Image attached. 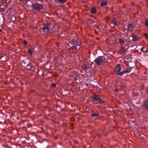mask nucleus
<instances>
[{
	"mask_svg": "<svg viewBox=\"0 0 148 148\" xmlns=\"http://www.w3.org/2000/svg\"><path fill=\"white\" fill-rule=\"evenodd\" d=\"M77 47H76L74 46H73L69 48V50H73L74 49H75L77 50Z\"/></svg>",
	"mask_w": 148,
	"mask_h": 148,
	"instance_id": "19",
	"label": "nucleus"
},
{
	"mask_svg": "<svg viewBox=\"0 0 148 148\" xmlns=\"http://www.w3.org/2000/svg\"><path fill=\"white\" fill-rule=\"evenodd\" d=\"M115 91L116 92H117L118 90L117 88H116L115 90Z\"/></svg>",
	"mask_w": 148,
	"mask_h": 148,
	"instance_id": "34",
	"label": "nucleus"
},
{
	"mask_svg": "<svg viewBox=\"0 0 148 148\" xmlns=\"http://www.w3.org/2000/svg\"><path fill=\"white\" fill-rule=\"evenodd\" d=\"M32 64L31 62H29L27 65L26 66L27 67V69L29 70H30L31 65H32Z\"/></svg>",
	"mask_w": 148,
	"mask_h": 148,
	"instance_id": "15",
	"label": "nucleus"
},
{
	"mask_svg": "<svg viewBox=\"0 0 148 148\" xmlns=\"http://www.w3.org/2000/svg\"><path fill=\"white\" fill-rule=\"evenodd\" d=\"M97 12L96 9L95 8H92L91 10V13L92 14H95Z\"/></svg>",
	"mask_w": 148,
	"mask_h": 148,
	"instance_id": "18",
	"label": "nucleus"
},
{
	"mask_svg": "<svg viewBox=\"0 0 148 148\" xmlns=\"http://www.w3.org/2000/svg\"><path fill=\"white\" fill-rule=\"evenodd\" d=\"M145 49H146V48H145L144 47H143L141 48V49L140 51L143 52H145Z\"/></svg>",
	"mask_w": 148,
	"mask_h": 148,
	"instance_id": "24",
	"label": "nucleus"
},
{
	"mask_svg": "<svg viewBox=\"0 0 148 148\" xmlns=\"http://www.w3.org/2000/svg\"><path fill=\"white\" fill-rule=\"evenodd\" d=\"M32 8L34 10L39 11L42 9L43 5L41 4L36 3L32 4Z\"/></svg>",
	"mask_w": 148,
	"mask_h": 148,
	"instance_id": "4",
	"label": "nucleus"
},
{
	"mask_svg": "<svg viewBox=\"0 0 148 148\" xmlns=\"http://www.w3.org/2000/svg\"><path fill=\"white\" fill-rule=\"evenodd\" d=\"M142 106L146 109H148V98L143 101Z\"/></svg>",
	"mask_w": 148,
	"mask_h": 148,
	"instance_id": "8",
	"label": "nucleus"
},
{
	"mask_svg": "<svg viewBox=\"0 0 148 148\" xmlns=\"http://www.w3.org/2000/svg\"><path fill=\"white\" fill-rule=\"evenodd\" d=\"M146 50H145V53H147L148 52V49H145Z\"/></svg>",
	"mask_w": 148,
	"mask_h": 148,
	"instance_id": "32",
	"label": "nucleus"
},
{
	"mask_svg": "<svg viewBox=\"0 0 148 148\" xmlns=\"http://www.w3.org/2000/svg\"><path fill=\"white\" fill-rule=\"evenodd\" d=\"M111 23L115 25H117L119 24V22L117 21L116 18H114L112 20Z\"/></svg>",
	"mask_w": 148,
	"mask_h": 148,
	"instance_id": "10",
	"label": "nucleus"
},
{
	"mask_svg": "<svg viewBox=\"0 0 148 148\" xmlns=\"http://www.w3.org/2000/svg\"><path fill=\"white\" fill-rule=\"evenodd\" d=\"M119 42L121 44H123L125 42L124 40L121 38H119Z\"/></svg>",
	"mask_w": 148,
	"mask_h": 148,
	"instance_id": "20",
	"label": "nucleus"
},
{
	"mask_svg": "<svg viewBox=\"0 0 148 148\" xmlns=\"http://www.w3.org/2000/svg\"><path fill=\"white\" fill-rule=\"evenodd\" d=\"M69 42L72 45L75 47L80 46L81 44L80 40L77 38H75L73 39L69 40Z\"/></svg>",
	"mask_w": 148,
	"mask_h": 148,
	"instance_id": "3",
	"label": "nucleus"
},
{
	"mask_svg": "<svg viewBox=\"0 0 148 148\" xmlns=\"http://www.w3.org/2000/svg\"><path fill=\"white\" fill-rule=\"evenodd\" d=\"M147 1L148 2V0H147Z\"/></svg>",
	"mask_w": 148,
	"mask_h": 148,
	"instance_id": "40",
	"label": "nucleus"
},
{
	"mask_svg": "<svg viewBox=\"0 0 148 148\" xmlns=\"http://www.w3.org/2000/svg\"><path fill=\"white\" fill-rule=\"evenodd\" d=\"M89 20L90 21L91 23L93 24L94 23V21L93 20H91V19H89Z\"/></svg>",
	"mask_w": 148,
	"mask_h": 148,
	"instance_id": "27",
	"label": "nucleus"
},
{
	"mask_svg": "<svg viewBox=\"0 0 148 148\" xmlns=\"http://www.w3.org/2000/svg\"><path fill=\"white\" fill-rule=\"evenodd\" d=\"M8 60H5V61H8Z\"/></svg>",
	"mask_w": 148,
	"mask_h": 148,
	"instance_id": "38",
	"label": "nucleus"
},
{
	"mask_svg": "<svg viewBox=\"0 0 148 148\" xmlns=\"http://www.w3.org/2000/svg\"><path fill=\"white\" fill-rule=\"evenodd\" d=\"M43 27L42 29L44 32L48 33L49 32V29L51 28H53L54 27V25H52L49 23L47 22L46 23H43Z\"/></svg>",
	"mask_w": 148,
	"mask_h": 148,
	"instance_id": "1",
	"label": "nucleus"
},
{
	"mask_svg": "<svg viewBox=\"0 0 148 148\" xmlns=\"http://www.w3.org/2000/svg\"><path fill=\"white\" fill-rule=\"evenodd\" d=\"M128 46H127V48L126 49H125V47H124L122 46L121 47V49L119 51V53L121 54H123L125 51L127 49H128Z\"/></svg>",
	"mask_w": 148,
	"mask_h": 148,
	"instance_id": "9",
	"label": "nucleus"
},
{
	"mask_svg": "<svg viewBox=\"0 0 148 148\" xmlns=\"http://www.w3.org/2000/svg\"><path fill=\"white\" fill-rule=\"evenodd\" d=\"M67 0H58V2L60 3H63L66 1Z\"/></svg>",
	"mask_w": 148,
	"mask_h": 148,
	"instance_id": "22",
	"label": "nucleus"
},
{
	"mask_svg": "<svg viewBox=\"0 0 148 148\" xmlns=\"http://www.w3.org/2000/svg\"><path fill=\"white\" fill-rule=\"evenodd\" d=\"M28 52L29 53H30V55H32V49H28Z\"/></svg>",
	"mask_w": 148,
	"mask_h": 148,
	"instance_id": "25",
	"label": "nucleus"
},
{
	"mask_svg": "<svg viewBox=\"0 0 148 148\" xmlns=\"http://www.w3.org/2000/svg\"><path fill=\"white\" fill-rule=\"evenodd\" d=\"M80 47H79V49H80Z\"/></svg>",
	"mask_w": 148,
	"mask_h": 148,
	"instance_id": "39",
	"label": "nucleus"
},
{
	"mask_svg": "<svg viewBox=\"0 0 148 148\" xmlns=\"http://www.w3.org/2000/svg\"><path fill=\"white\" fill-rule=\"evenodd\" d=\"M146 92L147 94H148V86L146 89Z\"/></svg>",
	"mask_w": 148,
	"mask_h": 148,
	"instance_id": "31",
	"label": "nucleus"
},
{
	"mask_svg": "<svg viewBox=\"0 0 148 148\" xmlns=\"http://www.w3.org/2000/svg\"><path fill=\"white\" fill-rule=\"evenodd\" d=\"M2 17H3V19H4V17H3V16Z\"/></svg>",
	"mask_w": 148,
	"mask_h": 148,
	"instance_id": "37",
	"label": "nucleus"
},
{
	"mask_svg": "<svg viewBox=\"0 0 148 148\" xmlns=\"http://www.w3.org/2000/svg\"><path fill=\"white\" fill-rule=\"evenodd\" d=\"M127 28L128 30L131 31L133 29V27L131 24H130L128 25Z\"/></svg>",
	"mask_w": 148,
	"mask_h": 148,
	"instance_id": "17",
	"label": "nucleus"
},
{
	"mask_svg": "<svg viewBox=\"0 0 148 148\" xmlns=\"http://www.w3.org/2000/svg\"><path fill=\"white\" fill-rule=\"evenodd\" d=\"M30 69H31V71L33 72L36 69L35 66L32 64V65H31V68Z\"/></svg>",
	"mask_w": 148,
	"mask_h": 148,
	"instance_id": "16",
	"label": "nucleus"
},
{
	"mask_svg": "<svg viewBox=\"0 0 148 148\" xmlns=\"http://www.w3.org/2000/svg\"><path fill=\"white\" fill-rule=\"evenodd\" d=\"M99 115V114L98 113H93L92 114V116L93 117H98Z\"/></svg>",
	"mask_w": 148,
	"mask_h": 148,
	"instance_id": "21",
	"label": "nucleus"
},
{
	"mask_svg": "<svg viewBox=\"0 0 148 148\" xmlns=\"http://www.w3.org/2000/svg\"><path fill=\"white\" fill-rule=\"evenodd\" d=\"M121 69L120 67V64H118L116 66L115 68V71L116 74L117 75L122 76L123 74L124 71H123L122 72L121 71Z\"/></svg>",
	"mask_w": 148,
	"mask_h": 148,
	"instance_id": "5",
	"label": "nucleus"
},
{
	"mask_svg": "<svg viewBox=\"0 0 148 148\" xmlns=\"http://www.w3.org/2000/svg\"><path fill=\"white\" fill-rule=\"evenodd\" d=\"M93 101H98L99 103L102 104V103H105V102L100 99L99 96L96 95H94L92 97Z\"/></svg>",
	"mask_w": 148,
	"mask_h": 148,
	"instance_id": "6",
	"label": "nucleus"
},
{
	"mask_svg": "<svg viewBox=\"0 0 148 148\" xmlns=\"http://www.w3.org/2000/svg\"><path fill=\"white\" fill-rule=\"evenodd\" d=\"M96 27L97 28L99 29V26L98 25H96Z\"/></svg>",
	"mask_w": 148,
	"mask_h": 148,
	"instance_id": "33",
	"label": "nucleus"
},
{
	"mask_svg": "<svg viewBox=\"0 0 148 148\" xmlns=\"http://www.w3.org/2000/svg\"><path fill=\"white\" fill-rule=\"evenodd\" d=\"M145 25L148 26V21L146 20L145 21Z\"/></svg>",
	"mask_w": 148,
	"mask_h": 148,
	"instance_id": "29",
	"label": "nucleus"
},
{
	"mask_svg": "<svg viewBox=\"0 0 148 148\" xmlns=\"http://www.w3.org/2000/svg\"><path fill=\"white\" fill-rule=\"evenodd\" d=\"M56 86V84H52V86L53 87H55Z\"/></svg>",
	"mask_w": 148,
	"mask_h": 148,
	"instance_id": "30",
	"label": "nucleus"
},
{
	"mask_svg": "<svg viewBox=\"0 0 148 148\" xmlns=\"http://www.w3.org/2000/svg\"><path fill=\"white\" fill-rule=\"evenodd\" d=\"M131 69L130 67L126 69L123 70L124 73L123 74L126 73L130 72L131 71Z\"/></svg>",
	"mask_w": 148,
	"mask_h": 148,
	"instance_id": "14",
	"label": "nucleus"
},
{
	"mask_svg": "<svg viewBox=\"0 0 148 148\" xmlns=\"http://www.w3.org/2000/svg\"><path fill=\"white\" fill-rule=\"evenodd\" d=\"M23 43L24 45H26L27 43V42L25 40H24L23 42Z\"/></svg>",
	"mask_w": 148,
	"mask_h": 148,
	"instance_id": "28",
	"label": "nucleus"
},
{
	"mask_svg": "<svg viewBox=\"0 0 148 148\" xmlns=\"http://www.w3.org/2000/svg\"><path fill=\"white\" fill-rule=\"evenodd\" d=\"M127 46H127V45H126V46H125V47H125V48L126 49L127 48Z\"/></svg>",
	"mask_w": 148,
	"mask_h": 148,
	"instance_id": "36",
	"label": "nucleus"
},
{
	"mask_svg": "<svg viewBox=\"0 0 148 148\" xmlns=\"http://www.w3.org/2000/svg\"><path fill=\"white\" fill-rule=\"evenodd\" d=\"M132 40L134 41H135L138 40V38L135 35H133L132 36Z\"/></svg>",
	"mask_w": 148,
	"mask_h": 148,
	"instance_id": "12",
	"label": "nucleus"
},
{
	"mask_svg": "<svg viewBox=\"0 0 148 148\" xmlns=\"http://www.w3.org/2000/svg\"><path fill=\"white\" fill-rule=\"evenodd\" d=\"M82 69L86 73H88L90 70L89 64L88 63H85L83 66Z\"/></svg>",
	"mask_w": 148,
	"mask_h": 148,
	"instance_id": "7",
	"label": "nucleus"
},
{
	"mask_svg": "<svg viewBox=\"0 0 148 148\" xmlns=\"http://www.w3.org/2000/svg\"><path fill=\"white\" fill-rule=\"evenodd\" d=\"M1 6V5L0 4V14L3 15V12L5 11V9L4 8H2Z\"/></svg>",
	"mask_w": 148,
	"mask_h": 148,
	"instance_id": "13",
	"label": "nucleus"
},
{
	"mask_svg": "<svg viewBox=\"0 0 148 148\" xmlns=\"http://www.w3.org/2000/svg\"><path fill=\"white\" fill-rule=\"evenodd\" d=\"M29 61V60L28 59H26L25 60H23V62L24 64H25L26 63L28 62V61Z\"/></svg>",
	"mask_w": 148,
	"mask_h": 148,
	"instance_id": "23",
	"label": "nucleus"
},
{
	"mask_svg": "<svg viewBox=\"0 0 148 148\" xmlns=\"http://www.w3.org/2000/svg\"><path fill=\"white\" fill-rule=\"evenodd\" d=\"M74 80L75 81H77V79L76 78H74Z\"/></svg>",
	"mask_w": 148,
	"mask_h": 148,
	"instance_id": "35",
	"label": "nucleus"
},
{
	"mask_svg": "<svg viewBox=\"0 0 148 148\" xmlns=\"http://www.w3.org/2000/svg\"><path fill=\"white\" fill-rule=\"evenodd\" d=\"M107 3V1L106 0H102L101 4V6H102L103 5H106Z\"/></svg>",
	"mask_w": 148,
	"mask_h": 148,
	"instance_id": "11",
	"label": "nucleus"
},
{
	"mask_svg": "<svg viewBox=\"0 0 148 148\" xmlns=\"http://www.w3.org/2000/svg\"><path fill=\"white\" fill-rule=\"evenodd\" d=\"M144 35L145 38H146L147 39H148V35L147 34H144Z\"/></svg>",
	"mask_w": 148,
	"mask_h": 148,
	"instance_id": "26",
	"label": "nucleus"
},
{
	"mask_svg": "<svg viewBox=\"0 0 148 148\" xmlns=\"http://www.w3.org/2000/svg\"><path fill=\"white\" fill-rule=\"evenodd\" d=\"M106 58L103 56H99L96 58L94 61V62L98 66L101 65L103 63L106 61Z\"/></svg>",
	"mask_w": 148,
	"mask_h": 148,
	"instance_id": "2",
	"label": "nucleus"
}]
</instances>
